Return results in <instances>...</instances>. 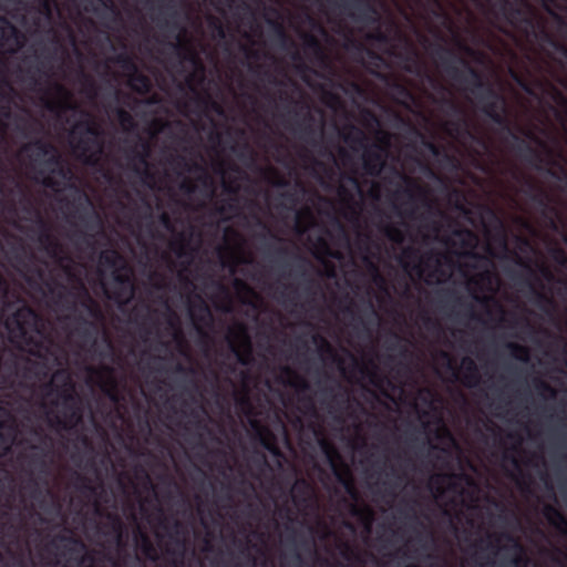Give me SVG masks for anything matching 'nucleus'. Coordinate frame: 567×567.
Here are the masks:
<instances>
[{
  "label": "nucleus",
  "mask_w": 567,
  "mask_h": 567,
  "mask_svg": "<svg viewBox=\"0 0 567 567\" xmlns=\"http://www.w3.org/2000/svg\"><path fill=\"white\" fill-rule=\"evenodd\" d=\"M534 386L540 395H548L549 398H555L557 394L556 390L549 383L542 379H535Z\"/></svg>",
  "instance_id": "c03bdc74"
},
{
  "label": "nucleus",
  "mask_w": 567,
  "mask_h": 567,
  "mask_svg": "<svg viewBox=\"0 0 567 567\" xmlns=\"http://www.w3.org/2000/svg\"><path fill=\"white\" fill-rule=\"evenodd\" d=\"M52 152H55V146L43 138H34L21 147V153L29 157L32 166L37 169Z\"/></svg>",
  "instance_id": "4468645a"
},
{
  "label": "nucleus",
  "mask_w": 567,
  "mask_h": 567,
  "mask_svg": "<svg viewBox=\"0 0 567 567\" xmlns=\"http://www.w3.org/2000/svg\"><path fill=\"white\" fill-rule=\"evenodd\" d=\"M113 280L116 287L111 298L117 302L128 301L134 293V285L130 269L114 270Z\"/></svg>",
  "instance_id": "2eb2a0df"
},
{
  "label": "nucleus",
  "mask_w": 567,
  "mask_h": 567,
  "mask_svg": "<svg viewBox=\"0 0 567 567\" xmlns=\"http://www.w3.org/2000/svg\"><path fill=\"white\" fill-rule=\"evenodd\" d=\"M62 161H64L61 156V154L55 148V152H52L44 158L42 162V165H40L37 169L38 174L42 176L41 184L50 188L52 190H59L61 183L54 178L52 175H50V169L56 166L58 164H62Z\"/></svg>",
  "instance_id": "dca6fc26"
},
{
  "label": "nucleus",
  "mask_w": 567,
  "mask_h": 567,
  "mask_svg": "<svg viewBox=\"0 0 567 567\" xmlns=\"http://www.w3.org/2000/svg\"><path fill=\"white\" fill-rule=\"evenodd\" d=\"M402 178L405 183V187L401 190H398L395 194L404 195L406 197L405 204L409 207L403 209L401 214L405 217L414 218L419 204L429 209H432L433 205L429 197V190L411 177L403 176Z\"/></svg>",
  "instance_id": "6e6552de"
},
{
  "label": "nucleus",
  "mask_w": 567,
  "mask_h": 567,
  "mask_svg": "<svg viewBox=\"0 0 567 567\" xmlns=\"http://www.w3.org/2000/svg\"><path fill=\"white\" fill-rule=\"evenodd\" d=\"M60 544H64V548L68 551H75L76 548L80 550H83L85 548V545L78 538L73 536H69L65 534H58L55 535L48 544L49 548L59 549Z\"/></svg>",
  "instance_id": "cd10ccee"
},
{
  "label": "nucleus",
  "mask_w": 567,
  "mask_h": 567,
  "mask_svg": "<svg viewBox=\"0 0 567 567\" xmlns=\"http://www.w3.org/2000/svg\"><path fill=\"white\" fill-rule=\"evenodd\" d=\"M527 194L533 203H535L538 207H540L544 212L550 209L549 207V195L548 193L538 187L535 183L527 181Z\"/></svg>",
  "instance_id": "c85d7f7f"
},
{
  "label": "nucleus",
  "mask_w": 567,
  "mask_h": 567,
  "mask_svg": "<svg viewBox=\"0 0 567 567\" xmlns=\"http://www.w3.org/2000/svg\"><path fill=\"white\" fill-rule=\"evenodd\" d=\"M0 47L7 48L11 52L21 47L20 31L7 19L0 18Z\"/></svg>",
  "instance_id": "a211bd4d"
},
{
  "label": "nucleus",
  "mask_w": 567,
  "mask_h": 567,
  "mask_svg": "<svg viewBox=\"0 0 567 567\" xmlns=\"http://www.w3.org/2000/svg\"><path fill=\"white\" fill-rule=\"evenodd\" d=\"M53 87H54L55 93L62 99V101L48 100L45 102V107L52 112L72 109V105L69 103L71 94L66 90V87L59 83H55Z\"/></svg>",
  "instance_id": "c756f323"
},
{
  "label": "nucleus",
  "mask_w": 567,
  "mask_h": 567,
  "mask_svg": "<svg viewBox=\"0 0 567 567\" xmlns=\"http://www.w3.org/2000/svg\"><path fill=\"white\" fill-rule=\"evenodd\" d=\"M172 163L176 167L182 168L183 171L188 172V173L199 172L200 175L198 176V181L204 186L213 185V179H212L210 175L207 173L206 168L203 165L198 164L197 162L188 161L183 156H177V157L173 158Z\"/></svg>",
  "instance_id": "412c9836"
},
{
  "label": "nucleus",
  "mask_w": 567,
  "mask_h": 567,
  "mask_svg": "<svg viewBox=\"0 0 567 567\" xmlns=\"http://www.w3.org/2000/svg\"><path fill=\"white\" fill-rule=\"evenodd\" d=\"M21 377L25 380H41L48 375V369L44 362L25 359L24 364L19 369Z\"/></svg>",
  "instance_id": "4be33fe9"
},
{
  "label": "nucleus",
  "mask_w": 567,
  "mask_h": 567,
  "mask_svg": "<svg viewBox=\"0 0 567 567\" xmlns=\"http://www.w3.org/2000/svg\"><path fill=\"white\" fill-rule=\"evenodd\" d=\"M116 115H117V118H118V122L121 123L122 126L124 127H133L135 122H134V118L132 116V114L130 112H127L126 110L124 109H121L118 107L116 110Z\"/></svg>",
  "instance_id": "8fccbe9b"
},
{
  "label": "nucleus",
  "mask_w": 567,
  "mask_h": 567,
  "mask_svg": "<svg viewBox=\"0 0 567 567\" xmlns=\"http://www.w3.org/2000/svg\"><path fill=\"white\" fill-rule=\"evenodd\" d=\"M462 369L464 384L467 386L476 385L480 381V373L476 362L470 357H464L462 359Z\"/></svg>",
  "instance_id": "7c9ffc66"
},
{
  "label": "nucleus",
  "mask_w": 567,
  "mask_h": 567,
  "mask_svg": "<svg viewBox=\"0 0 567 567\" xmlns=\"http://www.w3.org/2000/svg\"><path fill=\"white\" fill-rule=\"evenodd\" d=\"M53 380H62L63 385L58 386L53 381L44 385L47 394L55 392L61 400L62 411L52 409L45 412L47 423L55 432H72L83 420L82 409L74 392V385L66 370L61 369L54 372Z\"/></svg>",
  "instance_id": "20e7f679"
},
{
  "label": "nucleus",
  "mask_w": 567,
  "mask_h": 567,
  "mask_svg": "<svg viewBox=\"0 0 567 567\" xmlns=\"http://www.w3.org/2000/svg\"><path fill=\"white\" fill-rule=\"evenodd\" d=\"M198 309H199V312H200L199 315L192 313V318L195 321V323H202V324H205V326H210V323L213 321V316H212L209 307L202 299H200Z\"/></svg>",
  "instance_id": "a19ab883"
},
{
  "label": "nucleus",
  "mask_w": 567,
  "mask_h": 567,
  "mask_svg": "<svg viewBox=\"0 0 567 567\" xmlns=\"http://www.w3.org/2000/svg\"><path fill=\"white\" fill-rule=\"evenodd\" d=\"M135 147H137L138 151L142 153L148 154V157L151 156L152 147H151V143L148 141L141 140L138 145H136Z\"/></svg>",
  "instance_id": "0e129e2a"
},
{
  "label": "nucleus",
  "mask_w": 567,
  "mask_h": 567,
  "mask_svg": "<svg viewBox=\"0 0 567 567\" xmlns=\"http://www.w3.org/2000/svg\"><path fill=\"white\" fill-rule=\"evenodd\" d=\"M544 516L553 527L567 536V518L559 509L553 505H547L544 508Z\"/></svg>",
  "instance_id": "a878e982"
},
{
  "label": "nucleus",
  "mask_w": 567,
  "mask_h": 567,
  "mask_svg": "<svg viewBox=\"0 0 567 567\" xmlns=\"http://www.w3.org/2000/svg\"><path fill=\"white\" fill-rule=\"evenodd\" d=\"M117 61L124 69L132 71L128 78V85L134 92L142 95L151 92L153 86L151 79L137 70L131 58L127 55H118Z\"/></svg>",
  "instance_id": "ddd939ff"
},
{
  "label": "nucleus",
  "mask_w": 567,
  "mask_h": 567,
  "mask_svg": "<svg viewBox=\"0 0 567 567\" xmlns=\"http://www.w3.org/2000/svg\"><path fill=\"white\" fill-rule=\"evenodd\" d=\"M127 158L135 162V164L132 166L133 172L136 174L150 176L148 154L140 152L137 147H132L128 151Z\"/></svg>",
  "instance_id": "bb28decb"
},
{
  "label": "nucleus",
  "mask_w": 567,
  "mask_h": 567,
  "mask_svg": "<svg viewBox=\"0 0 567 567\" xmlns=\"http://www.w3.org/2000/svg\"><path fill=\"white\" fill-rule=\"evenodd\" d=\"M179 189L186 194H192L195 192V185L190 179L184 178L179 185Z\"/></svg>",
  "instance_id": "680f3d73"
},
{
  "label": "nucleus",
  "mask_w": 567,
  "mask_h": 567,
  "mask_svg": "<svg viewBox=\"0 0 567 567\" xmlns=\"http://www.w3.org/2000/svg\"><path fill=\"white\" fill-rule=\"evenodd\" d=\"M295 260H296L295 270L301 278L305 279V281L307 284L305 287V291L310 293L311 287L313 285V280L308 277L307 268L311 267L312 264L310 262L309 259H307L306 257H302L300 255H296Z\"/></svg>",
  "instance_id": "72a5a7b5"
},
{
  "label": "nucleus",
  "mask_w": 567,
  "mask_h": 567,
  "mask_svg": "<svg viewBox=\"0 0 567 567\" xmlns=\"http://www.w3.org/2000/svg\"><path fill=\"white\" fill-rule=\"evenodd\" d=\"M295 567H305L303 557L299 551H295L293 554Z\"/></svg>",
  "instance_id": "774afa93"
},
{
  "label": "nucleus",
  "mask_w": 567,
  "mask_h": 567,
  "mask_svg": "<svg viewBox=\"0 0 567 567\" xmlns=\"http://www.w3.org/2000/svg\"><path fill=\"white\" fill-rule=\"evenodd\" d=\"M76 481L80 483L78 486L80 491L87 492L90 494L95 493L96 488L87 477L76 474Z\"/></svg>",
  "instance_id": "5fc2aeb1"
},
{
  "label": "nucleus",
  "mask_w": 567,
  "mask_h": 567,
  "mask_svg": "<svg viewBox=\"0 0 567 567\" xmlns=\"http://www.w3.org/2000/svg\"><path fill=\"white\" fill-rule=\"evenodd\" d=\"M102 130L89 117L79 122L72 133V150L76 158L86 165H94L102 153Z\"/></svg>",
  "instance_id": "423d86ee"
},
{
  "label": "nucleus",
  "mask_w": 567,
  "mask_h": 567,
  "mask_svg": "<svg viewBox=\"0 0 567 567\" xmlns=\"http://www.w3.org/2000/svg\"><path fill=\"white\" fill-rule=\"evenodd\" d=\"M173 527H174V533L171 534V539L174 542L175 547L174 548L167 547L166 553L174 556V559L172 561L174 567H183V565H184L183 558H184V554H185L186 542H185V539H182L178 537V535L182 532L183 525L179 520H175Z\"/></svg>",
  "instance_id": "6ab92c4d"
},
{
  "label": "nucleus",
  "mask_w": 567,
  "mask_h": 567,
  "mask_svg": "<svg viewBox=\"0 0 567 567\" xmlns=\"http://www.w3.org/2000/svg\"><path fill=\"white\" fill-rule=\"evenodd\" d=\"M303 41L306 49L312 51L317 59L322 61L326 60L327 56L323 47L321 45L317 37L312 34H306Z\"/></svg>",
  "instance_id": "58836bf2"
},
{
  "label": "nucleus",
  "mask_w": 567,
  "mask_h": 567,
  "mask_svg": "<svg viewBox=\"0 0 567 567\" xmlns=\"http://www.w3.org/2000/svg\"><path fill=\"white\" fill-rule=\"evenodd\" d=\"M171 248L175 251V254L178 257H182L185 255L186 240H185L183 234L179 235V238L177 240H174L171 244Z\"/></svg>",
  "instance_id": "4d7b16f0"
},
{
  "label": "nucleus",
  "mask_w": 567,
  "mask_h": 567,
  "mask_svg": "<svg viewBox=\"0 0 567 567\" xmlns=\"http://www.w3.org/2000/svg\"><path fill=\"white\" fill-rule=\"evenodd\" d=\"M282 372L289 377H293L296 382H289L288 384L295 386L301 392L308 391L310 385L307 380L298 377L289 367H284Z\"/></svg>",
  "instance_id": "79ce46f5"
},
{
  "label": "nucleus",
  "mask_w": 567,
  "mask_h": 567,
  "mask_svg": "<svg viewBox=\"0 0 567 567\" xmlns=\"http://www.w3.org/2000/svg\"><path fill=\"white\" fill-rule=\"evenodd\" d=\"M61 290L56 292V301L62 302L65 293L74 297H79L81 307L87 312V315L95 321L103 319V312L100 303L92 298L89 290L81 280H78V286L73 290H68L65 286L60 285Z\"/></svg>",
  "instance_id": "9b49d317"
},
{
  "label": "nucleus",
  "mask_w": 567,
  "mask_h": 567,
  "mask_svg": "<svg viewBox=\"0 0 567 567\" xmlns=\"http://www.w3.org/2000/svg\"><path fill=\"white\" fill-rule=\"evenodd\" d=\"M167 11L169 20H165L164 22L161 21V19H157L158 27H166L171 30L178 31L177 42L171 43V47L174 49L176 55L183 60L192 62L195 66H200L202 62L190 45L188 41L185 40L186 37V29L183 27L176 19L178 18L179 13L177 10L173 9V6L171 3L167 4Z\"/></svg>",
  "instance_id": "0eeeda50"
},
{
  "label": "nucleus",
  "mask_w": 567,
  "mask_h": 567,
  "mask_svg": "<svg viewBox=\"0 0 567 567\" xmlns=\"http://www.w3.org/2000/svg\"><path fill=\"white\" fill-rule=\"evenodd\" d=\"M251 429L255 432V437L258 443L268 452L274 455H280V450L277 445V440L272 431L260 423L256 419L249 421Z\"/></svg>",
  "instance_id": "f3484780"
},
{
  "label": "nucleus",
  "mask_w": 567,
  "mask_h": 567,
  "mask_svg": "<svg viewBox=\"0 0 567 567\" xmlns=\"http://www.w3.org/2000/svg\"><path fill=\"white\" fill-rule=\"evenodd\" d=\"M287 290H291V286H285V289L279 292V298L282 299L284 301L287 300L295 305V300H296L295 291H290L289 293H286Z\"/></svg>",
  "instance_id": "052dcab7"
},
{
  "label": "nucleus",
  "mask_w": 567,
  "mask_h": 567,
  "mask_svg": "<svg viewBox=\"0 0 567 567\" xmlns=\"http://www.w3.org/2000/svg\"><path fill=\"white\" fill-rule=\"evenodd\" d=\"M208 27L219 39H224L226 37L225 25L218 18L214 16L208 17Z\"/></svg>",
  "instance_id": "49530a36"
},
{
  "label": "nucleus",
  "mask_w": 567,
  "mask_h": 567,
  "mask_svg": "<svg viewBox=\"0 0 567 567\" xmlns=\"http://www.w3.org/2000/svg\"><path fill=\"white\" fill-rule=\"evenodd\" d=\"M495 9L509 25L520 30L525 37L553 47L567 58V47L549 33L543 21H538L535 11L527 0H497Z\"/></svg>",
  "instance_id": "7ed1b4c3"
},
{
  "label": "nucleus",
  "mask_w": 567,
  "mask_h": 567,
  "mask_svg": "<svg viewBox=\"0 0 567 567\" xmlns=\"http://www.w3.org/2000/svg\"><path fill=\"white\" fill-rule=\"evenodd\" d=\"M100 261L107 268L127 269V265L124 261L122 255L115 249H107L100 254Z\"/></svg>",
  "instance_id": "2f4dec72"
},
{
  "label": "nucleus",
  "mask_w": 567,
  "mask_h": 567,
  "mask_svg": "<svg viewBox=\"0 0 567 567\" xmlns=\"http://www.w3.org/2000/svg\"><path fill=\"white\" fill-rule=\"evenodd\" d=\"M50 175L54 174L61 177L62 179L70 181L73 177L72 169L62 161V164H58L53 168L50 169Z\"/></svg>",
  "instance_id": "a18cd8bd"
},
{
  "label": "nucleus",
  "mask_w": 567,
  "mask_h": 567,
  "mask_svg": "<svg viewBox=\"0 0 567 567\" xmlns=\"http://www.w3.org/2000/svg\"><path fill=\"white\" fill-rule=\"evenodd\" d=\"M75 319L79 322V327L75 330L76 334L85 342L91 341L95 343L97 334V326L95 321H91L82 315H79Z\"/></svg>",
  "instance_id": "393cba45"
},
{
  "label": "nucleus",
  "mask_w": 567,
  "mask_h": 567,
  "mask_svg": "<svg viewBox=\"0 0 567 567\" xmlns=\"http://www.w3.org/2000/svg\"><path fill=\"white\" fill-rule=\"evenodd\" d=\"M343 141L353 150L363 148L362 164L365 174L377 177L385 166L384 146L389 145V137L384 134L380 143L367 145V134L355 125H349L348 132L342 135Z\"/></svg>",
  "instance_id": "39448f33"
},
{
  "label": "nucleus",
  "mask_w": 567,
  "mask_h": 567,
  "mask_svg": "<svg viewBox=\"0 0 567 567\" xmlns=\"http://www.w3.org/2000/svg\"><path fill=\"white\" fill-rule=\"evenodd\" d=\"M35 225L39 231L37 240L40 244L41 248L51 258L62 261V245L52 235L49 224L41 217L40 214H37Z\"/></svg>",
  "instance_id": "f8f14e48"
},
{
  "label": "nucleus",
  "mask_w": 567,
  "mask_h": 567,
  "mask_svg": "<svg viewBox=\"0 0 567 567\" xmlns=\"http://www.w3.org/2000/svg\"><path fill=\"white\" fill-rule=\"evenodd\" d=\"M506 348L509 350L512 357H514L515 359L522 362L529 361V349L526 346L515 342H508L506 344Z\"/></svg>",
  "instance_id": "ea45409f"
},
{
  "label": "nucleus",
  "mask_w": 567,
  "mask_h": 567,
  "mask_svg": "<svg viewBox=\"0 0 567 567\" xmlns=\"http://www.w3.org/2000/svg\"><path fill=\"white\" fill-rule=\"evenodd\" d=\"M92 372H95V370L92 369ZM96 373L109 374V378L101 383V390L112 402L118 403L121 396L117 390V382L115 378L112 375L113 369L109 365H104L102 367L101 371H96Z\"/></svg>",
  "instance_id": "b1692460"
},
{
  "label": "nucleus",
  "mask_w": 567,
  "mask_h": 567,
  "mask_svg": "<svg viewBox=\"0 0 567 567\" xmlns=\"http://www.w3.org/2000/svg\"><path fill=\"white\" fill-rule=\"evenodd\" d=\"M38 2L40 13L48 20H51L53 17V9L55 7V0H38Z\"/></svg>",
  "instance_id": "de8ad7c7"
},
{
  "label": "nucleus",
  "mask_w": 567,
  "mask_h": 567,
  "mask_svg": "<svg viewBox=\"0 0 567 567\" xmlns=\"http://www.w3.org/2000/svg\"><path fill=\"white\" fill-rule=\"evenodd\" d=\"M454 236L460 238L461 246L467 249L464 256L474 259H482V256L475 252V248L478 244L477 235L468 228H458L453 231Z\"/></svg>",
  "instance_id": "aec40b11"
},
{
  "label": "nucleus",
  "mask_w": 567,
  "mask_h": 567,
  "mask_svg": "<svg viewBox=\"0 0 567 567\" xmlns=\"http://www.w3.org/2000/svg\"><path fill=\"white\" fill-rule=\"evenodd\" d=\"M315 118L311 114L307 113L303 124H299L300 138L303 141L316 144L317 131L313 127Z\"/></svg>",
  "instance_id": "f704fd0d"
},
{
  "label": "nucleus",
  "mask_w": 567,
  "mask_h": 567,
  "mask_svg": "<svg viewBox=\"0 0 567 567\" xmlns=\"http://www.w3.org/2000/svg\"><path fill=\"white\" fill-rule=\"evenodd\" d=\"M292 499L296 505L305 503L309 496L310 485L307 481L300 480L292 486Z\"/></svg>",
  "instance_id": "e433bc0d"
},
{
  "label": "nucleus",
  "mask_w": 567,
  "mask_h": 567,
  "mask_svg": "<svg viewBox=\"0 0 567 567\" xmlns=\"http://www.w3.org/2000/svg\"><path fill=\"white\" fill-rule=\"evenodd\" d=\"M80 79L83 85V92L89 96H95L96 85L94 80L82 70L80 71Z\"/></svg>",
  "instance_id": "37998d69"
},
{
  "label": "nucleus",
  "mask_w": 567,
  "mask_h": 567,
  "mask_svg": "<svg viewBox=\"0 0 567 567\" xmlns=\"http://www.w3.org/2000/svg\"><path fill=\"white\" fill-rule=\"evenodd\" d=\"M339 7L355 22L368 25L380 23V13L371 0H339Z\"/></svg>",
  "instance_id": "1a4fd4ad"
},
{
  "label": "nucleus",
  "mask_w": 567,
  "mask_h": 567,
  "mask_svg": "<svg viewBox=\"0 0 567 567\" xmlns=\"http://www.w3.org/2000/svg\"><path fill=\"white\" fill-rule=\"evenodd\" d=\"M8 293H9V285L7 282V280L0 275V301L6 307H9V303L7 302Z\"/></svg>",
  "instance_id": "13d9d810"
},
{
  "label": "nucleus",
  "mask_w": 567,
  "mask_h": 567,
  "mask_svg": "<svg viewBox=\"0 0 567 567\" xmlns=\"http://www.w3.org/2000/svg\"><path fill=\"white\" fill-rule=\"evenodd\" d=\"M536 295V305L544 310L545 312H548L549 308H554V300L546 296L545 293L535 291Z\"/></svg>",
  "instance_id": "09e8293b"
},
{
  "label": "nucleus",
  "mask_w": 567,
  "mask_h": 567,
  "mask_svg": "<svg viewBox=\"0 0 567 567\" xmlns=\"http://www.w3.org/2000/svg\"><path fill=\"white\" fill-rule=\"evenodd\" d=\"M4 327L16 347L25 350L37 359H45L50 347L38 337L42 334L43 319L32 307L23 303L7 318Z\"/></svg>",
  "instance_id": "f03ea898"
},
{
  "label": "nucleus",
  "mask_w": 567,
  "mask_h": 567,
  "mask_svg": "<svg viewBox=\"0 0 567 567\" xmlns=\"http://www.w3.org/2000/svg\"><path fill=\"white\" fill-rule=\"evenodd\" d=\"M384 235L392 241L401 244L404 239L402 231L393 226H386L384 228Z\"/></svg>",
  "instance_id": "603ef678"
},
{
  "label": "nucleus",
  "mask_w": 567,
  "mask_h": 567,
  "mask_svg": "<svg viewBox=\"0 0 567 567\" xmlns=\"http://www.w3.org/2000/svg\"><path fill=\"white\" fill-rule=\"evenodd\" d=\"M227 342L229 350L236 357L239 364H251L254 360L252 346L250 337L244 324L240 323L235 329L229 330L227 334Z\"/></svg>",
  "instance_id": "9d476101"
},
{
  "label": "nucleus",
  "mask_w": 567,
  "mask_h": 567,
  "mask_svg": "<svg viewBox=\"0 0 567 567\" xmlns=\"http://www.w3.org/2000/svg\"><path fill=\"white\" fill-rule=\"evenodd\" d=\"M343 485H344V488H346L347 493H348L351 497H353V498H357V497H358L357 491H355V488H354V486H353V484H352V482H351V481H344V482H343Z\"/></svg>",
  "instance_id": "338daca9"
},
{
  "label": "nucleus",
  "mask_w": 567,
  "mask_h": 567,
  "mask_svg": "<svg viewBox=\"0 0 567 567\" xmlns=\"http://www.w3.org/2000/svg\"><path fill=\"white\" fill-rule=\"evenodd\" d=\"M454 477H456V476L453 474H437L432 477L431 486L435 487L437 495H442L443 494V487H442L443 482L446 478H454Z\"/></svg>",
  "instance_id": "3c124183"
},
{
  "label": "nucleus",
  "mask_w": 567,
  "mask_h": 567,
  "mask_svg": "<svg viewBox=\"0 0 567 567\" xmlns=\"http://www.w3.org/2000/svg\"><path fill=\"white\" fill-rule=\"evenodd\" d=\"M394 339H395V342H394V343H391V344L389 346V349H390V350L400 349V354H401L402 357H404V358H405V357H408V354H409V349H408V347H406V346H404V344H401V343H400V342H401V340H402V339H401V337H400V336H398V334H394Z\"/></svg>",
  "instance_id": "bf43d9fd"
},
{
  "label": "nucleus",
  "mask_w": 567,
  "mask_h": 567,
  "mask_svg": "<svg viewBox=\"0 0 567 567\" xmlns=\"http://www.w3.org/2000/svg\"><path fill=\"white\" fill-rule=\"evenodd\" d=\"M138 535H140V549L142 551V554L147 558L150 559L151 561H156L158 559V555H157V550L155 548V546L153 545L152 540L150 539V537L142 533L141 530L138 532Z\"/></svg>",
  "instance_id": "4c0bfd02"
},
{
  "label": "nucleus",
  "mask_w": 567,
  "mask_h": 567,
  "mask_svg": "<svg viewBox=\"0 0 567 567\" xmlns=\"http://www.w3.org/2000/svg\"><path fill=\"white\" fill-rule=\"evenodd\" d=\"M435 54L447 76L460 84L464 91L473 94L477 99L480 111L514 141V148L518 155L536 169H540L544 157L538 150L513 131L505 96L497 92L492 84L485 82L481 72L465 60L456 58L452 50L437 45Z\"/></svg>",
  "instance_id": "f257e3e1"
},
{
  "label": "nucleus",
  "mask_w": 567,
  "mask_h": 567,
  "mask_svg": "<svg viewBox=\"0 0 567 567\" xmlns=\"http://www.w3.org/2000/svg\"><path fill=\"white\" fill-rule=\"evenodd\" d=\"M311 339H312V342L317 346L318 351L321 355L328 354L332 358V360L334 362H338L339 365L342 364V360L337 355L333 347L330 344V342L324 337H322L319 333H313Z\"/></svg>",
  "instance_id": "473e14b6"
},
{
  "label": "nucleus",
  "mask_w": 567,
  "mask_h": 567,
  "mask_svg": "<svg viewBox=\"0 0 567 567\" xmlns=\"http://www.w3.org/2000/svg\"><path fill=\"white\" fill-rule=\"evenodd\" d=\"M17 435L18 429L14 421L0 422V442L3 444V452L0 453V457L10 452L11 446L16 442Z\"/></svg>",
  "instance_id": "5701e85b"
},
{
  "label": "nucleus",
  "mask_w": 567,
  "mask_h": 567,
  "mask_svg": "<svg viewBox=\"0 0 567 567\" xmlns=\"http://www.w3.org/2000/svg\"><path fill=\"white\" fill-rule=\"evenodd\" d=\"M237 404L246 415H252V405L248 395H241L237 399Z\"/></svg>",
  "instance_id": "6e6d98bb"
},
{
  "label": "nucleus",
  "mask_w": 567,
  "mask_h": 567,
  "mask_svg": "<svg viewBox=\"0 0 567 567\" xmlns=\"http://www.w3.org/2000/svg\"><path fill=\"white\" fill-rule=\"evenodd\" d=\"M159 223L169 231L174 229L172 218L167 213H162L159 215Z\"/></svg>",
  "instance_id": "e2e57ef3"
},
{
  "label": "nucleus",
  "mask_w": 567,
  "mask_h": 567,
  "mask_svg": "<svg viewBox=\"0 0 567 567\" xmlns=\"http://www.w3.org/2000/svg\"><path fill=\"white\" fill-rule=\"evenodd\" d=\"M107 518V527L109 534L113 535L117 543L122 542L123 532H124V523L122 518L117 514L109 513L106 515Z\"/></svg>",
  "instance_id": "c9c22d12"
},
{
  "label": "nucleus",
  "mask_w": 567,
  "mask_h": 567,
  "mask_svg": "<svg viewBox=\"0 0 567 567\" xmlns=\"http://www.w3.org/2000/svg\"><path fill=\"white\" fill-rule=\"evenodd\" d=\"M370 39L380 41V42H388V35L382 32L380 29H378L375 32L371 33L369 35Z\"/></svg>",
  "instance_id": "69168bd1"
},
{
  "label": "nucleus",
  "mask_w": 567,
  "mask_h": 567,
  "mask_svg": "<svg viewBox=\"0 0 567 567\" xmlns=\"http://www.w3.org/2000/svg\"><path fill=\"white\" fill-rule=\"evenodd\" d=\"M197 103L203 107H209V109L214 110L218 114H221V112H223L221 106L217 102L212 100V97L208 95L205 97L198 96Z\"/></svg>",
  "instance_id": "864d4df0"
}]
</instances>
